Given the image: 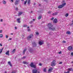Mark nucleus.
Returning <instances> with one entry per match:
<instances>
[{
    "mask_svg": "<svg viewBox=\"0 0 73 73\" xmlns=\"http://www.w3.org/2000/svg\"><path fill=\"white\" fill-rule=\"evenodd\" d=\"M49 29L51 31H55L56 29L55 27H53V25L51 23H49L48 25Z\"/></svg>",
    "mask_w": 73,
    "mask_h": 73,
    "instance_id": "nucleus-1",
    "label": "nucleus"
},
{
    "mask_svg": "<svg viewBox=\"0 0 73 73\" xmlns=\"http://www.w3.org/2000/svg\"><path fill=\"white\" fill-rule=\"evenodd\" d=\"M30 66L32 68H36V66L35 64H33V63L31 62V63L30 64Z\"/></svg>",
    "mask_w": 73,
    "mask_h": 73,
    "instance_id": "nucleus-2",
    "label": "nucleus"
},
{
    "mask_svg": "<svg viewBox=\"0 0 73 73\" xmlns=\"http://www.w3.org/2000/svg\"><path fill=\"white\" fill-rule=\"evenodd\" d=\"M66 5V3H64L63 4H62V5H59L58 7V8H59V9H61V8H62L64 5Z\"/></svg>",
    "mask_w": 73,
    "mask_h": 73,
    "instance_id": "nucleus-3",
    "label": "nucleus"
},
{
    "mask_svg": "<svg viewBox=\"0 0 73 73\" xmlns=\"http://www.w3.org/2000/svg\"><path fill=\"white\" fill-rule=\"evenodd\" d=\"M33 34H31L27 37V39L28 40H31V38H33Z\"/></svg>",
    "mask_w": 73,
    "mask_h": 73,
    "instance_id": "nucleus-4",
    "label": "nucleus"
},
{
    "mask_svg": "<svg viewBox=\"0 0 73 73\" xmlns=\"http://www.w3.org/2000/svg\"><path fill=\"white\" fill-rule=\"evenodd\" d=\"M38 44L40 45H42L44 44V41L42 40H41L39 41Z\"/></svg>",
    "mask_w": 73,
    "mask_h": 73,
    "instance_id": "nucleus-5",
    "label": "nucleus"
},
{
    "mask_svg": "<svg viewBox=\"0 0 73 73\" xmlns=\"http://www.w3.org/2000/svg\"><path fill=\"white\" fill-rule=\"evenodd\" d=\"M56 65V60H54L51 62V66H54Z\"/></svg>",
    "mask_w": 73,
    "mask_h": 73,
    "instance_id": "nucleus-6",
    "label": "nucleus"
},
{
    "mask_svg": "<svg viewBox=\"0 0 73 73\" xmlns=\"http://www.w3.org/2000/svg\"><path fill=\"white\" fill-rule=\"evenodd\" d=\"M32 72V73H37V69H33Z\"/></svg>",
    "mask_w": 73,
    "mask_h": 73,
    "instance_id": "nucleus-7",
    "label": "nucleus"
},
{
    "mask_svg": "<svg viewBox=\"0 0 73 73\" xmlns=\"http://www.w3.org/2000/svg\"><path fill=\"white\" fill-rule=\"evenodd\" d=\"M57 22H58V21L56 19H54L53 21V23L55 24L57 23Z\"/></svg>",
    "mask_w": 73,
    "mask_h": 73,
    "instance_id": "nucleus-8",
    "label": "nucleus"
},
{
    "mask_svg": "<svg viewBox=\"0 0 73 73\" xmlns=\"http://www.w3.org/2000/svg\"><path fill=\"white\" fill-rule=\"evenodd\" d=\"M52 70H53V68H50L48 70V72L49 73H50L51 72H52Z\"/></svg>",
    "mask_w": 73,
    "mask_h": 73,
    "instance_id": "nucleus-9",
    "label": "nucleus"
},
{
    "mask_svg": "<svg viewBox=\"0 0 73 73\" xmlns=\"http://www.w3.org/2000/svg\"><path fill=\"white\" fill-rule=\"evenodd\" d=\"M72 46H69L68 48V49L69 50H72Z\"/></svg>",
    "mask_w": 73,
    "mask_h": 73,
    "instance_id": "nucleus-10",
    "label": "nucleus"
},
{
    "mask_svg": "<svg viewBox=\"0 0 73 73\" xmlns=\"http://www.w3.org/2000/svg\"><path fill=\"white\" fill-rule=\"evenodd\" d=\"M20 18H19L17 19V21L18 23H21V21H20Z\"/></svg>",
    "mask_w": 73,
    "mask_h": 73,
    "instance_id": "nucleus-11",
    "label": "nucleus"
},
{
    "mask_svg": "<svg viewBox=\"0 0 73 73\" xmlns=\"http://www.w3.org/2000/svg\"><path fill=\"white\" fill-rule=\"evenodd\" d=\"M6 54L8 55V56H9V51H7L6 53Z\"/></svg>",
    "mask_w": 73,
    "mask_h": 73,
    "instance_id": "nucleus-12",
    "label": "nucleus"
},
{
    "mask_svg": "<svg viewBox=\"0 0 73 73\" xmlns=\"http://www.w3.org/2000/svg\"><path fill=\"white\" fill-rule=\"evenodd\" d=\"M27 4L29 5L31 4V0H28L27 1Z\"/></svg>",
    "mask_w": 73,
    "mask_h": 73,
    "instance_id": "nucleus-13",
    "label": "nucleus"
},
{
    "mask_svg": "<svg viewBox=\"0 0 73 73\" xmlns=\"http://www.w3.org/2000/svg\"><path fill=\"white\" fill-rule=\"evenodd\" d=\"M32 45L33 46H36V43H35V42H33L32 43Z\"/></svg>",
    "mask_w": 73,
    "mask_h": 73,
    "instance_id": "nucleus-14",
    "label": "nucleus"
},
{
    "mask_svg": "<svg viewBox=\"0 0 73 73\" xmlns=\"http://www.w3.org/2000/svg\"><path fill=\"white\" fill-rule=\"evenodd\" d=\"M19 0H16L15 4L16 5H17V4H19Z\"/></svg>",
    "mask_w": 73,
    "mask_h": 73,
    "instance_id": "nucleus-15",
    "label": "nucleus"
},
{
    "mask_svg": "<svg viewBox=\"0 0 73 73\" xmlns=\"http://www.w3.org/2000/svg\"><path fill=\"white\" fill-rule=\"evenodd\" d=\"M22 13H23V12H19L18 13V16H20V15H22Z\"/></svg>",
    "mask_w": 73,
    "mask_h": 73,
    "instance_id": "nucleus-16",
    "label": "nucleus"
},
{
    "mask_svg": "<svg viewBox=\"0 0 73 73\" xmlns=\"http://www.w3.org/2000/svg\"><path fill=\"white\" fill-rule=\"evenodd\" d=\"M26 50H27V48H25L24 49L23 52V54H25V52H26Z\"/></svg>",
    "mask_w": 73,
    "mask_h": 73,
    "instance_id": "nucleus-17",
    "label": "nucleus"
},
{
    "mask_svg": "<svg viewBox=\"0 0 73 73\" xmlns=\"http://www.w3.org/2000/svg\"><path fill=\"white\" fill-rule=\"evenodd\" d=\"M8 64L10 66H12V64H11V62H8Z\"/></svg>",
    "mask_w": 73,
    "mask_h": 73,
    "instance_id": "nucleus-18",
    "label": "nucleus"
},
{
    "mask_svg": "<svg viewBox=\"0 0 73 73\" xmlns=\"http://www.w3.org/2000/svg\"><path fill=\"white\" fill-rule=\"evenodd\" d=\"M29 51L30 52H31V53H32V52H33V50H32V48H30Z\"/></svg>",
    "mask_w": 73,
    "mask_h": 73,
    "instance_id": "nucleus-19",
    "label": "nucleus"
},
{
    "mask_svg": "<svg viewBox=\"0 0 73 73\" xmlns=\"http://www.w3.org/2000/svg\"><path fill=\"white\" fill-rule=\"evenodd\" d=\"M46 68H44L43 69V72H46Z\"/></svg>",
    "mask_w": 73,
    "mask_h": 73,
    "instance_id": "nucleus-20",
    "label": "nucleus"
},
{
    "mask_svg": "<svg viewBox=\"0 0 73 73\" xmlns=\"http://www.w3.org/2000/svg\"><path fill=\"white\" fill-rule=\"evenodd\" d=\"M3 4H6L7 2H6V1H3Z\"/></svg>",
    "mask_w": 73,
    "mask_h": 73,
    "instance_id": "nucleus-21",
    "label": "nucleus"
},
{
    "mask_svg": "<svg viewBox=\"0 0 73 73\" xmlns=\"http://www.w3.org/2000/svg\"><path fill=\"white\" fill-rule=\"evenodd\" d=\"M41 17H42V16L40 15L38 17V20H40V19Z\"/></svg>",
    "mask_w": 73,
    "mask_h": 73,
    "instance_id": "nucleus-22",
    "label": "nucleus"
},
{
    "mask_svg": "<svg viewBox=\"0 0 73 73\" xmlns=\"http://www.w3.org/2000/svg\"><path fill=\"white\" fill-rule=\"evenodd\" d=\"M23 64H28V63H29V62H27L25 61H23Z\"/></svg>",
    "mask_w": 73,
    "mask_h": 73,
    "instance_id": "nucleus-23",
    "label": "nucleus"
},
{
    "mask_svg": "<svg viewBox=\"0 0 73 73\" xmlns=\"http://www.w3.org/2000/svg\"><path fill=\"white\" fill-rule=\"evenodd\" d=\"M66 33L68 35H70V31H67L66 32Z\"/></svg>",
    "mask_w": 73,
    "mask_h": 73,
    "instance_id": "nucleus-24",
    "label": "nucleus"
},
{
    "mask_svg": "<svg viewBox=\"0 0 73 73\" xmlns=\"http://www.w3.org/2000/svg\"><path fill=\"white\" fill-rule=\"evenodd\" d=\"M57 15V13H55L53 14V16H55V15Z\"/></svg>",
    "mask_w": 73,
    "mask_h": 73,
    "instance_id": "nucleus-25",
    "label": "nucleus"
},
{
    "mask_svg": "<svg viewBox=\"0 0 73 73\" xmlns=\"http://www.w3.org/2000/svg\"><path fill=\"white\" fill-rule=\"evenodd\" d=\"M15 51H16V49H14L13 50V51H12V52L13 53H15Z\"/></svg>",
    "mask_w": 73,
    "mask_h": 73,
    "instance_id": "nucleus-26",
    "label": "nucleus"
},
{
    "mask_svg": "<svg viewBox=\"0 0 73 73\" xmlns=\"http://www.w3.org/2000/svg\"><path fill=\"white\" fill-rule=\"evenodd\" d=\"M27 0L24 2V5H26L27 4Z\"/></svg>",
    "mask_w": 73,
    "mask_h": 73,
    "instance_id": "nucleus-27",
    "label": "nucleus"
},
{
    "mask_svg": "<svg viewBox=\"0 0 73 73\" xmlns=\"http://www.w3.org/2000/svg\"><path fill=\"white\" fill-rule=\"evenodd\" d=\"M72 68H68V71H69V72H70V71H71V70H72Z\"/></svg>",
    "mask_w": 73,
    "mask_h": 73,
    "instance_id": "nucleus-28",
    "label": "nucleus"
},
{
    "mask_svg": "<svg viewBox=\"0 0 73 73\" xmlns=\"http://www.w3.org/2000/svg\"><path fill=\"white\" fill-rule=\"evenodd\" d=\"M3 37V35L2 34H0V37L2 38Z\"/></svg>",
    "mask_w": 73,
    "mask_h": 73,
    "instance_id": "nucleus-29",
    "label": "nucleus"
},
{
    "mask_svg": "<svg viewBox=\"0 0 73 73\" xmlns=\"http://www.w3.org/2000/svg\"><path fill=\"white\" fill-rule=\"evenodd\" d=\"M53 33L52 32H50V35H53Z\"/></svg>",
    "mask_w": 73,
    "mask_h": 73,
    "instance_id": "nucleus-30",
    "label": "nucleus"
},
{
    "mask_svg": "<svg viewBox=\"0 0 73 73\" xmlns=\"http://www.w3.org/2000/svg\"><path fill=\"white\" fill-rule=\"evenodd\" d=\"M3 52V49H0V54H1V52Z\"/></svg>",
    "mask_w": 73,
    "mask_h": 73,
    "instance_id": "nucleus-31",
    "label": "nucleus"
},
{
    "mask_svg": "<svg viewBox=\"0 0 73 73\" xmlns=\"http://www.w3.org/2000/svg\"><path fill=\"white\" fill-rule=\"evenodd\" d=\"M69 15L67 13L65 15V17H68V15Z\"/></svg>",
    "mask_w": 73,
    "mask_h": 73,
    "instance_id": "nucleus-32",
    "label": "nucleus"
},
{
    "mask_svg": "<svg viewBox=\"0 0 73 73\" xmlns=\"http://www.w3.org/2000/svg\"><path fill=\"white\" fill-rule=\"evenodd\" d=\"M33 23V21H30L29 23H30V24H31Z\"/></svg>",
    "mask_w": 73,
    "mask_h": 73,
    "instance_id": "nucleus-33",
    "label": "nucleus"
},
{
    "mask_svg": "<svg viewBox=\"0 0 73 73\" xmlns=\"http://www.w3.org/2000/svg\"><path fill=\"white\" fill-rule=\"evenodd\" d=\"M22 39H24V36L23 35H22Z\"/></svg>",
    "mask_w": 73,
    "mask_h": 73,
    "instance_id": "nucleus-34",
    "label": "nucleus"
},
{
    "mask_svg": "<svg viewBox=\"0 0 73 73\" xmlns=\"http://www.w3.org/2000/svg\"><path fill=\"white\" fill-rule=\"evenodd\" d=\"M5 37H6V38H8V36L7 35H5Z\"/></svg>",
    "mask_w": 73,
    "mask_h": 73,
    "instance_id": "nucleus-35",
    "label": "nucleus"
},
{
    "mask_svg": "<svg viewBox=\"0 0 73 73\" xmlns=\"http://www.w3.org/2000/svg\"><path fill=\"white\" fill-rule=\"evenodd\" d=\"M27 27V25H23V27Z\"/></svg>",
    "mask_w": 73,
    "mask_h": 73,
    "instance_id": "nucleus-36",
    "label": "nucleus"
},
{
    "mask_svg": "<svg viewBox=\"0 0 73 73\" xmlns=\"http://www.w3.org/2000/svg\"><path fill=\"white\" fill-rule=\"evenodd\" d=\"M40 70L38 71V70H37V73H40Z\"/></svg>",
    "mask_w": 73,
    "mask_h": 73,
    "instance_id": "nucleus-37",
    "label": "nucleus"
},
{
    "mask_svg": "<svg viewBox=\"0 0 73 73\" xmlns=\"http://www.w3.org/2000/svg\"><path fill=\"white\" fill-rule=\"evenodd\" d=\"M18 8L16 7V9H15V10H16V11H18Z\"/></svg>",
    "mask_w": 73,
    "mask_h": 73,
    "instance_id": "nucleus-38",
    "label": "nucleus"
},
{
    "mask_svg": "<svg viewBox=\"0 0 73 73\" xmlns=\"http://www.w3.org/2000/svg\"><path fill=\"white\" fill-rule=\"evenodd\" d=\"M27 30H28V31L29 32V31H31V29H28Z\"/></svg>",
    "mask_w": 73,
    "mask_h": 73,
    "instance_id": "nucleus-39",
    "label": "nucleus"
},
{
    "mask_svg": "<svg viewBox=\"0 0 73 73\" xmlns=\"http://www.w3.org/2000/svg\"><path fill=\"white\" fill-rule=\"evenodd\" d=\"M54 19V17H52L50 19L51 20H53Z\"/></svg>",
    "mask_w": 73,
    "mask_h": 73,
    "instance_id": "nucleus-40",
    "label": "nucleus"
},
{
    "mask_svg": "<svg viewBox=\"0 0 73 73\" xmlns=\"http://www.w3.org/2000/svg\"><path fill=\"white\" fill-rule=\"evenodd\" d=\"M69 71H67V72H64L65 73H69Z\"/></svg>",
    "mask_w": 73,
    "mask_h": 73,
    "instance_id": "nucleus-41",
    "label": "nucleus"
},
{
    "mask_svg": "<svg viewBox=\"0 0 73 73\" xmlns=\"http://www.w3.org/2000/svg\"><path fill=\"white\" fill-rule=\"evenodd\" d=\"M39 65L40 66H42V64L41 63H39Z\"/></svg>",
    "mask_w": 73,
    "mask_h": 73,
    "instance_id": "nucleus-42",
    "label": "nucleus"
},
{
    "mask_svg": "<svg viewBox=\"0 0 73 73\" xmlns=\"http://www.w3.org/2000/svg\"><path fill=\"white\" fill-rule=\"evenodd\" d=\"M71 56H73V52H72L71 53Z\"/></svg>",
    "mask_w": 73,
    "mask_h": 73,
    "instance_id": "nucleus-43",
    "label": "nucleus"
},
{
    "mask_svg": "<svg viewBox=\"0 0 73 73\" xmlns=\"http://www.w3.org/2000/svg\"><path fill=\"white\" fill-rule=\"evenodd\" d=\"M9 40H12V38H9L8 40L9 41Z\"/></svg>",
    "mask_w": 73,
    "mask_h": 73,
    "instance_id": "nucleus-44",
    "label": "nucleus"
},
{
    "mask_svg": "<svg viewBox=\"0 0 73 73\" xmlns=\"http://www.w3.org/2000/svg\"><path fill=\"white\" fill-rule=\"evenodd\" d=\"M3 32V30H0V33H2Z\"/></svg>",
    "mask_w": 73,
    "mask_h": 73,
    "instance_id": "nucleus-45",
    "label": "nucleus"
},
{
    "mask_svg": "<svg viewBox=\"0 0 73 73\" xmlns=\"http://www.w3.org/2000/svg\"><path fill=\"white\" fill-rule=\"evenodd\" d=\"M62 64V62H60L59 63V64Z\"/></svg>",
    "mask_w": 73,
    "mask_h": 73,
    "instance_id": "nucleus-46",
    "label": "nucleus"
},
{
    "mask_svg": "<svg viewBox=\"0 0 73 73\" xmlns=\"http://www.w3.org/2000/svg\"><path fill=\"white\" fill-rule=\"evenodd\" d=\"M33 20L34 21H36V19H33Z\"/></svg>",
    "mask_w": 73,
    "mask_h": 73,
    "instance_id": "nucleus-47",
    "label": "nucleus"
},
{
    "mask_svg": "<svg viewBox=\"0 0 73 73\" xmlns=\"http://www.w3.org/2000/svg\"><path fill=\"white\" fill-rule=\"evenodd\" d=\"M63 43H65L66 42V41H65L64 40H63Z\"/></svg>",
    "mask_w": 73,
    "mask_h": 73,
    "instance_id": "nucleus-48",
    "label": "nucleus"
},
{
    "mask_svg": "<svg viewBox=\"0 0 73 73\" xmlns=\"http://www.w3.org/2000/svg\"><path fill=\"white\" fill-rule=\"evenodd\" d=\"M40 12L41 13H43V12H44V11L43 10H41V11H40Z\"/></svg>",
    "mask_w": 73,
    "mask_h": 73,
    "instance_id": "nucleus-49",
    "label": "nucleus"
},
{
    "mask_svg": "<svg viewBox=\"0 0 73 73\" xmlns=\"http://www.w3.org/2000/svg\"><path fill=\"white\" fill-rule=\"evenodd\" d=\"M0 46H3V45H2V44L0 43Z\"/></svg>",
    "mask_w": 73,
    "mask_h": 73,
    "instance_id": "nucleus-50",
    "label": "nucleus"
},
{
    "mask_svg": "<svg viewBox=\"0 0 73 73\" xmlns=\"http://www.w3.org/2000/svg\"><path fill=\"white\" fill-rule=\"evenodd\" d=\"M15 29H17V27H15Z\"/></svg>",
    "mask_w": 73,
    "mask_h": 73,
    "instance_id": "nucleus-51",
    "label": "nucleus"
},
{
    "mask_svg": "<svg viewBox=\"0 0 73 73\" xmlns=\"http://www.w3.org/2000/svg\"><path fill=\"white\" fill-rule=\"evenodd\" d=\"M59 54H61V52H58Z\"/></svg>",
    "mask_w": 73,
    "mask_h": 73,
    "instance_id": "nucleus-52",
    "label": "nucleus"
},
{
    "mask_svg": "<svg viewBox=\"0 0 73 73\" xmlns=\"http://www.w3.org/2000/svg\"><path fill=\"white\" fill-rule=\"evenodd\" d=\"M39 35V33L38 32H37V35Z\"/></svg>",
    "mask_w": 73,
    "mask_h": 73,
    "instance_id": "nucleus-53",
    "label": "nucleus"
},
{
    "mask_svg": "<svg viewBox=\"0 0 73 73\" xmlns=\"http://www.w3.org/2000/svg\"><path fill=\"white\" fill-rule=\"evenodd\" d=\"M48 13H51V11H49L48 12Z\"/></svg>",
    "mask_w": 73,
    "mask_h": 73,
    "instance_id": "nucleus-54",
    "label": "nucleus"
},
{
    "mask_svg": "<svg viewBox=\"0 0 73 73\" xmlns=\"http://www.w3.org/2000/svg\"><path fill=\"white\" fill-rule=\"evenodd\" d=\"M1 22H3V19H1Z\"/></svg>",
    "mask_w": 73,
    "mask_h": 73,
    "instance_id": "nucleus-55",
    "label": "nucleus"
},
{
    "mask_svg": "<svg viewBox=\"0 0 73 73\" xmlns=\"http://www.w3.org/2000/svg\"><path fill=\"white\" fill-rule=\"evenodd\" d=\"M23 58H25V56H24Z\"/></svg>",
    "mask_w": 73,
    "mask_h": 73,
    "instance_id": "nucleus-56",
    "label": "nucleus"
},
{
    "mask_svg": "<svg viewBox=\"0 0 73 73\" xmlns=\"http://www.w3.org/2000/svg\"><path fill=\"white\" fill-rule=\"evenodd\" d=\"M11 1L12 2H13V0H11Z\"/></svg>",
    "mask_w": 73,
    "mask_h": 73,
    "instance_id": "nucleus-57",
    "label": "nucleus"
},
{
    "mask_svg": "<svg viewBox=\"0 0 73 73\" xmlns=\"http://www.w3.org/2000/svg\"><path fill=\"white\" fill-rule=\"evenodd\" d=\"M27 28H29V27H27Z\"/></svg>",
    "mask_w": 73,
    "mask_h": 73,
    "instance_id": "nucleus-58",
    "label": "nucleus"
},
{
    "mask_svg": "<svg viewBox=\"0 0 73 73\" xmlns=\"http://www.w3.org/2000/svg\"><path fill=\"white\" fill-rule=\"evenodd\" d=\"M31 13H33V11H31Z\"/></svg>",
    "mask_w": 73,
    "mask_h": 73,
    "instance_id": "nucleus-59",
    "label": "nucleus"
},
{
    "mask_svg": "<svg viewBox=\"0 0 73 73\" xmlns=\"http://www.w3.org/2000/svg\"><path fill=\"white\" fill-rule=\"evenodd\" d=\"M72 62V64H73V61H72V62Z\"/></svg>",
    "mask_w": 73,
    "mask_h": 73,
    "instance_id": "nucleus-60",
    "label": "nucleus"
},
{
    "mask_svg": "<svg viewBox=\"0 0 73 73\" xmlns=\"http://www.w3.org/2000/svg\"><path fill=\"white\" fill-rule=\"evenodd\" d=\"M11 35H13V33H11Z\"/></svg>",
    "mask_w": 73,
    "mask_h": 73,
    "instance_id": "nucleus-61",
    "label": "nucleus"
},
{
    "mask_svg": "<svg viewBox=\"0 0 73 73\" xmlns=\"http://www.w3.org/2000/svg\"><path fill=\"white\" fill-rule=\"evenodd\" d=\"M33 27V26L32 25L31 26V27Z\"/></svg>",
    "mask_w": 73,
    "mask_h": 73,
    "instance_id": "nucleus-62",
    "label": "nucleus"
},
{
    "mask_svg": "<svg viewBox=\"0 0 73 73\" xmlns=\"http://www.w3.org/2000/svg\"><path fill=\"white\" fill-rule=\"evenodd\" d=\"M36 35H37V33H36Z\"/></svg>",
    "mask_w": 73,
    "mask_h": 73,
    "instance_id": "nucleus-63",
    "label": "nucleus"
},
{
    "mask_svg": "<svg viewBox=\"0 0 73 73\" xmlns=\"http://www.w3.org/2000/svg\"><path fill=\"white\" fill-rule=\"evenodd\" d=\"M5 73H7V72H5Z\"/></svg>",
    "mask_w": 73,
    "mask_h": 73,
    "instance_id": "nucleus-64",
    "label": "nucleus"
}]
</instances>
